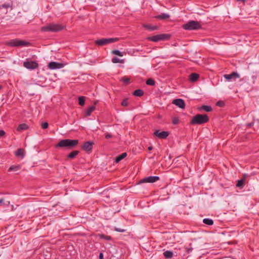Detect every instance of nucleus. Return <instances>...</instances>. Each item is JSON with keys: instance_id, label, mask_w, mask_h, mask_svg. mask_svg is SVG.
<instances>
[{"instance_id": "37998d69", "label": "nucleus", "mask_w": 259, "mask_h": 259, "mask_svg": "<svg viewBox=\"0 0 259 259\" xmlns=\"http://www.w3.org/2000/svg\"><path fill=\"white\" fill-rule=\"evenodd\" d=\"M99 259H104V255L102 252H100L99 255Z\"/></svg>"}, {"instance_id": "c85d7f7f", "label": "nucleus", "mask_w": 259, "mask_h": 259, "mask_svg": "<svg viewBox=\"0 0 259 259\" xmlns=\"http://www.w3.org/2000/svg\"><path fill=\"white\" fill-rule=\"evenodd\" d=\"M145 27L151 31L157 30L158 27L157 26H151L150 25H145Z\"/></svg>"}, {"instance_id": "f3484780", "label": "nucleus", "mask_w": 259, "mask_h": 259, "mask_svg": "<svg viewBox=\"0 0 259 259\" xmlns=\"http://www.w3.org/2000/svg\"><path fill=\"white\" fill-rule=\"evenodd\" d=\"M199 77L198 74L196 73H192L189 75V79L191 82L196 81Z\"/></svg>"}, {"instance_id": "8fccbe9b", "label": "nucleus", "mask_w": 259, "mask_h": 259, "mask_svg": "<svg viewBox=\"0 0 259 259\" xmlns=\"http://www.w3.org/2000/svg\"><path fill=\"white\" fill-rule=\"evenodd\" d=\"M223 76H224V77L226 79H227V74H224Z\"/></svg>"}, {"instance_id": "f704fd0d", "label": "nucleus", "mask_w": 259, "mask_h": 259, "mask_svg": "<svg viewBox=\"0 0 259 259\" xmlns=\"http://www.w3.org/2000/svg\"><path fill=\"white\" fill-rule=\"evenodd\" d=\"M172 123L174 124H178L179 123V119L177 117H175L172 118Z\"/></svg>"}, {"instance_id": "bb28decb", "label": "nucleus", "mask_w": 259, "mask_h": 259, "mask_svg": "<svg viewBox=\"0 0 259 259\" xmlns=\"http://www.w3.org/2000/svg\"><path fill=\"white\" fill-rule=\"evenodd\" d=\"M19 165H12L8 169L9 171H17L20 169Z\"/></svg>"}, {"instance_id": "2f4dec72", "label": "nucleus", "mask_w": 259, "mask_h": 259, "mask_svg": "<svg viewBox=\"0 0 259 259\" xmlns=\"http://www.w3.org/2000/svg\"><path fill=\"white\" fill-rule=\"evenodd\" d=\"M78 103L80 106H83L85 103V98L83 96H80L78 98Z\"/></svg>"}, {"instance_id": "3c124183", "label": "nucleus", "mask_w": 259, "mask_h": 259, "mask_svg": "<svg viewBox=\"0 0 259 259\" xmlns=\"http://www.w3.org/2000/svg\"><path fill=\"white\" fill-rule=\"evenodd\" d=\"M227 244H231V242H228V241Z\"/></svg>"}, {"instance_id": "a18cd8bd", "label": "nucleus", "mask_w": 259, "mask_h": 259, "mask_svg": "<svg viewBox=\"0 0 259 259\" xmlns=\"http://www.w3.org/2000/svg\"><path fill=\"white\" fill-rule=\"evenodd\" d=\"M10 201H7L6 202H4V204L6 205V206H9L10 205Z\"/></svg>"}, {"instance_id": "6ab92c4d", "label": "nucleus", "mask_w": 259, "mask_h": 259, "mask_svg": "<svg viewBox=\"0 0 259 259\" xmlns=\"http://www.w3.org/2000/svg\"><path fill=\"white\" fill-rule=\"evenodd\" d=\"M95 106H91L85 111V115L87 116H89L91 115L92 113L95 110Z\"/></svg>"}, {"instance_id": "2eb2a0df", "label": "nucleus", "mask_w": 259, "mask_h": 259, "mask_svg": "<svg viewBox=\"0 0 259 259\" xmlns=\"http://www.w3.org/2000/svg\"><path fill=\"white\" fill-rule=\"evenodd\" d=\"M247 174H244L243 175V178L240 180H238L236 186L237 187L239 188L240 189H242L245 185V182L246 180V177H247Z\"/></svg>"}, {"instance_id": "f257e3e1", "label": "nucleus", "mask_w": 259, "mask_h": 259, "mask_svg": "<svg viewBox=\"0 0 259 259\" xmlns=\"http://www.w3.org/2000/svg\"><path fill=\"white\" fill-rule=\"evenodd\" d=\"M65 26L55 23H49L41 28V31L43 32H58L62 30Z\"/></svg>"}, {"instance_id": "de8ad7c7", "label": "nucleus", "mask_w": 259, "mask_h": 259, "mask_svg": "<svg viewBox=\"0 0 259 259\" xmlns=\"http://www.w3.org/2000/svg\"><path fill=\"white\" fill-rule=\"evenodd\" d=\"M4 199L2 198V199H0V204L3 203L4 204Z\"/></svg>"}, {"instance_id": "393cba45", "label": "nucleus", "mask_w": 259, "mask_h": 259, "mask_svg": "<svg viewBox=\"0 0 259 259\" xmlns=\"http://www.w3.org/2000/svg\"><path fill=\"white\" fill-rule=\"evenodd\" d=\"M163 255L166 258H170L173 256V252L170 250H166L163 252Z\"/></svg>"}, {"instance_id": "4468645a", "label": "nucleus", "mask_w": 259, "mask_h": 259, "mask_svg": "<svg viewBox=\"0 0 259 259\" xmlns=\"http://www.w3.org/2000/svg\"><path fill=\"white\" fill-rule=\"evenodd\" d=\"M240 77V75L237 72H233L230 74H228V81H235Z\"/></svg>"}, {"instance_id": "09e8293b", "label": "nucleus", "mask_w": 259, "mask_h": 259, "mask_svg": "<svg viewBox=\"0 0 259 259\" xmlns=\"http://www.w3.org/2000/svg\"><path fill=\"white\" fill-rule=\"evenodd\" d=\"M148 149V150L149 151L152 150L153 149V147L152 146H149Z\"/></svg>"}, {"instance_id": "ea45409f", "label": "nucleus", "mask_w": 259, "mask_h": 259, "mask_svg": "<svg viewBox=\"0 0 259 259\" xmlns=\"http://www.w3.org/2000/svg\"><path fill=\"white\" fill-rule=\"evenodd\" d=\"M105 137L106 139H109L112 137V135L111 134L107 133L105 134Z\"/></svg>"}, {"instance_id": "79ce46f5", "label": "nucleus", "mask_w": 259, "mask_h": 259, "mask_svg": "<svg viewBox=\"0 0 259 259\" xmlns=\"http://www.w3.org/2000/svg\"><path fill=\"white\" fill-rule=\"evenodd\" d=\"M5 135V132L4 130H0V137Z\"/></svg>"}, {"instance_id": "9b49d317", "label": "nucleus", "mask_w": 259, "mask_h": 259, "mask_svg": "<svg viewBox=\"0 0 259 259\" xmlns=\"http://www.w3.org/2000/svg\"><path fill=\"white\" fill-rule=\"evenodd\" d=\"M159 180L158 176H150L143 179L141 183H154Z\"/></svg>"}, {"instance_id": "a19ab883", "label": "nucleus", "mask_w": 259, "mask_h": 259, "mask_svg": "<svg viewBox=\"0 0 259 259\" xmlns=\"http://www.w3.org/2000/svg\"><path fill=\"white\" fill-rule=\"evenodd\" d=\"M115 230L118 232H124L125 231V230L120 228H115Z\"/></svg>"}, {"instance_id": "4c0bfd02", "label": "nucleus", "mask_w": 259, "mask_h": 259, "mask_svg": "<svg viewBox=\"0 0 259 259\" xmlns=\"http://www.w3.org/2000/svg\"><path fill=\"white\" fill-rule=\"evenodd\" d=\"M216 104L219 107H223L225 105V103L223 101H219Z\"/></svg>"}, {"instance_id": "a211bd4d", "label": "nucleus", "mask_w": 259, "mask_h": 259, "mask_svg": "<svg viewBox=\"0 0 259 259\" xmlns=\"http://www.w3.org/2000/svg\"><path fill=\"white\" fill-rule=\"evenodd\" d=\"M15 155L17 157L23 158L24 156V150L21 148L18 149L15 152Z\"/></svg>"}, {"instance_id": "cd10ccee", "label": "nucleus", "mask_w": 259, "mask_h": 259, "mask_svg": "<svg viewBox=\"0 0 259 259\" xmlns=\"http://www.w3.org/2000/svg\"><path fill=\"white\" fill-rule=\"evenodd\" d=\"M98 236L102 239H104L106 240H111V237L110 236L105 235L103 234H99Z\"/></svg>"}, {"instance_id": "423d86ee", "label": "nucleus", "mask_w": 259, "mask_h": 259, "mask_svg": "<svg viewBox=\"0 0 259 259\" xmlns=\"http://www.w3.org/2000/svg\"><path fill=\"white\" fill-rule=\"evenodd\" d=\"M170 37V35L168 34H160L152 36H150L147 38L148 40L158 42L160 40H168Z\"/></svg>"}, {"instance_id": "603ef678", "label": "nucleus", "mask_w": 259, "mask_h": 259, "mask_svg": "<svg viewBox=\"0 0 259 259\" xmlns=\"http://www.w3.org/2000/svg\"><path fill=\"white\" fill-rule=\"evenodd\" d=\"M2 88L1 86H0V89Z\"/></svg>"}, {"instance_id": "ddd939ff", "label": "nucleus", "mask_w": 259, "mask_h": 259, "mask_svg": "<svg viewBox=\"0 0 259 259\" xmlns=\"http://www.w3.org/2000/svg\"><path fill=\"white\" fill-rule=\"evenodd\" d=\"M172 103L181 109H184L185 107V102L182 99H174Z\"/></svg>"}, {"instance_id": "a878e982", "label": "nucleus", "mask_w": 259, "mask_h": 259, "mask_svg": "<svg viewBox=\"0 0 259 259\" xmlns=\"http://www.w3.org/2000/svg\"><path fill=\"white\" fill-rule=\"evenodd\" d=\"M200 110H203L206 112H210L212 110V108L210 106L202 105L200 108Z\"/></svg>"}, {"instance_id": "f03ea898", "label": "nucleus", "mask_w": 259, "mask_h": 259, "mask_svg": "<svg viewBox=\"0 0 259 259\" xmlns=\"http://www.w3.org/2000/svg\"><path fill=\"white\" fill-rule=\"evenodd\" d=\"M78 143V140H71L69 139H63L57 144L55 147L56 148L67 147L69 149H72L75 147Z\"/></svg>"}, {"instance_id": "412c9836", "label": "nucleus", "mask_w": 259, "mask_h": 259, "mask_svg": "<svg viewBox=\"0 0 259 259\" xmlns=\"http://www.w3.org/2000/svg\"><path fill=\"white\" fill-rule=\"evenodd\" d=\"M133 95L136 97H141L144 95V91L141 89L136 90Z\"/></svg>"}, {"instance_id": "58836bf2", "label": "nucleus", "mask_w": 259, "mask_h": 259, "mask_svg": "<svg viewBox=\"0 0 259 259\" xmlns=\"http://www.w3.org/2000/svg\"><path fill=\"white\" fill-rule=\"evenodd\" d=\"M10 7V5L9 4H5L2 6H0L1 9H2V8L7 9Z\"/></svg>"}, {"instance_id": "4be33fe9", "label": "nucleus", "mask_w": 259, "mask_h": 259, "mask_svg": "<svg viewBox=\"0 0 259 259\" xmlns=\"http://www.w3.org/2000/svg\"><path fill=\"white\" fill-rule=\"evenodd\" d=\"M28 127V125L26 123H22L19 125V126L17 127V130L18 131H23L27 130Z\"/></svg>"}, {"instance_id": "9d476101", "label": "nucleus", "mask_w": 259, "mask_h": 259, "mask_svg": "<svg viewBox=\"0 0 259 259\" xmlns=\"http://www.w3.org/2000/svg\"><path fill=\"white\" fill-rule=\"evenodd\" d=\"M154 135L160 139H165L169 135V133L166 131L160 132L159 130H156L154 133Z\"/></svg>"}, {"instance_id": "39448f33", "label": "nucleus", "mask_w": 259, "mask_h": 259, "mask_svg": "<svg viewBox=\"0 0 259 259\" xmlns=\"http://www.w3.org/2000/svg\"><path fill=\"white\" fill-rule=\"evenodd\" d=\"M201 24L196 21H190L183 25V28L185 30H197L201 28Z\"/></svg>"}, {"instance_id": "aec40b11", "label": "nucleus", "mask_w": 259, "mask_h": 259, "mask_svg": "<svg viewBox=\"0 0 259 259\" xmlns=\"http://www.w3.org/2000/svg\"><path fill=\"white\" fill-rule=\"evenodd\" d=\"M127 156V154L125 152L122 153L121 154L117 156L115 158V161L116 163L119 162L121 160Z\"/></svg>"}, {"instance_id": "49530a36", "label": "nucleus", "mask_w": 259, "mask_h": 259, "mask_svg": "<svg viewBox=\"0 0 259 259\" xmlns=\"http://www.w3.org/2000/svg\"><path fill=\"white\" fill-rule=\"evenodd\" d=\"M237 2H241L243 3L244 4H245L246 0H236Z\"/></svg>"}, {"instance_id": "20e7f679", "label": "nucleus", "mask_w": 259, "mask_h": 259, "mask_svg": "<svg viewBox=\"0 0 259 259\" xmlns=\"http://www.w3.org/2000/svg\"><path fill=\"white\" fill-rule=\"evenodd\" d=\"M8 46L14 47L20 46H28L30 45L29 42L20 40L19 39H11L6 42Z\"/></svg>"}, {"instance_id": "1a4fd4ad", "label": "nucleus", "mask_w": 259, "mask_h": 259, "mask_svg": "<svg viewBox=\"0 0 259 259\" xmlns=\"http://www.w3.org/2000/svg\"><path fill=\"white\" fill-rule=\"evenodd\" d=\"M23 66L27 69L33 70L38 68V64L35 61H31L24 62Z\"/></svg>"}, {"instance_id": "0eeeda50", "label": "nucleus", "mask_w": 259, "mask_h": 259, "mask_svg": "<svg viewBox=\"0 0 259 259\" xmlns=\"http://www.w3.org/2000/svg\"><path fill=\"white\" fill-rule=\"evenodd\" d=\"M118 40V38L117 37L115 38H103L101 39H98L95 41V44L99 46H102L104 45H106L109 44H111L114 42L117 41Z\"/></svg>"}, {"instance_id": "e433bc0d", "label": "nucleus", "mask_w": 259, "mask_h": 259, "mask_svg": "<svg viewBox=\"0 0 259 259\" xmlns=\"http://www.w3.org/2000/svg\"><path fill=\"white\" fill-rule=\"evenodd\" d=\"M48 125H49V124L47 122H44L42 123L41 124V128L43 129L47 128L48 127Z\"/></svg>"}, {"instance_id": "b1692460", "label": "nucleus", "mask_w": 259, "mask_h": 259, "mask_svg": "<svg viewBox=\"0 0 259 259\" xmlns=\"http://www.w3.org/2000/svg\"><path fill=\"white\" fill-rule=\"evenodd\" d=\"M203 223L205 225L211 226L213 224V221L209 218H205L203 220Z\"/></svg>"}, {"instance_id": "5701e85b", "label": "nucleus", "mask_w": 259, "mask_h": 259, "mask_svg": "<svg viewBox=\"0 0 259 259\" xmlns=\"http://www.w3.org/2000/svg\"><path fill=\"white\" fill-rule=\"evenodd\" d=\"M78 153L79 151L77 150L73 151L68 155L67 158L69 159H73L78 154Z\"/></svg>"}, {"instance_id": "c9c22d12", "label": "nucleus", "mask_w": 259, "mask_h": 259, "mask_svg": "<svg viewBox=\"0 0 259 259\" xmlns=\"http://www.w3.org/2000/svg\"><path fill=\"white\" fill-rule=\"evenodd\" d=\"M121 105L123 106H127L128 105V101H127V99H124L122 102H121Z\"/></svg>"}, {"instance_id": "72a5a7b5", "label": "nucleus", "mask_w": 259, "mask_h": 259, "mask_svg": "<svg viewBox=\"0 0 259 259\" xmlns=\"http://www.w3.org/2000/svg\"><path fill=\"white\" fill-rule=\"evenodd\" d=\"M130 78L126 76H123L121 79V81L125 84H128L130 83Z\"/></svg>"}, {"instance_id": "473e14b6", "label": "nucleus", "mask_w": 259, "mask_h": 259, "mask_svg": "<svg viewBox=\"0 0 259 259\" xmlns=\"http://www.w3.org/2000/svg\"><path fill=\"white\" fill-rule=\"evenodd\" d=\"M146 83L147 85H154L155 84V81L152 78H149L148 79Z\"/></svg>"}, {"instance_id": "7ed1b4c3", "label": "nucleus", "mask_w": 259, "mask_h": 259, "mask_svg": "<svg viewBox=\"0 0 259 259\" xmlns=\"http://www.w3.org/2000/svg\"><path fill=\"white\" fill-rule=\"evenodd\" d=\"M209 118L206 114H197L194 116L190 122V124H202L206 123Z\"/></svg>"}, {"instance_id": "dca6fc26", "label": "nucleus", "mask_w": 259, "mask_h": 259, "mask_svg": "<svg viewBox=\"0 0 259 259\" xmlns=\"http://www.w3.org/2000/svg\"><path fill=\"white\" fill-rule=\"evenodd\" d=\"M170 17V15L166 13H161L160 15L155 16V18L159 20H165Z\"/></svg>"}, {"instance_id": "6e6552de", "label": "nucleus", "mask_w": 259, "mask_h": 259, "mask_svg": "<svg viewBox=\"0 0 259 259\" xmlns=\"http://www.w3.org/2000/svg\"><path fill=\"white\" fill-rule=\"evenodd\" d=\"M64 66V64L54 61L50 62L48 65L49 69L51 70L61 69Z\"/></svg>"}, {"instance_id": "c756f323", "label": "nucleus", "mask_w": 259, "mask_h": 259, "mask_svg": "<svg viewBox=\"0 0 259 259\" xmlns=\"http://www.w3.org/2000/svg\"><path fill=\"white\" fill-rule=\"evenodd\" d=\"M112 62L113 63H123L124 61H123V60H122V59H119V58H117V57H113V58L112 59Z\"/></svg>"}, {"instance_id": "c03bdc74", "label": "nucleus", "mask_w": 259, "mask_h": 259, "mask_svg": "<svg viewBox=\"0 0 259 259\" xmlns=\"http://www.w3.org/2000/svg\"><path fill=\"white\" fill-rule=\"evenodd\" d=\"M254 123L253 122H250V123H248L247 124V127H251L253 125Z\"/></svg>"}, {"instance_id": "7c9ffc66", "label": "nucleus", "mask_w": 259, "mask_h": 259, "mask_svg": "<svg viewBox=\"0 0 259 259\" xmlns=\"http://www.w3.org/2000/svg\"><path fill=\"white\" fill-rule=\"evenodd\" d=\"M112 54L120 57H122L123 56V53L119 51L118 50H113L112 51Z\"/></svg>"}, {"instance_id": "f8f14e48", "label": "nucleus", "mask_w": 259, "mask_h": 259, "mask_svg": "<svg viewBox=\"0 0 259 259\" xmlns=\"http://www.w3.org/2000/svg\"><path fill=\"white\" fill-rule=\"evenodd\" d=\"M94 143L91 141H87L83 143L82 148L86 152H90L92 150Z\"/></svg>"}]
</instances>
